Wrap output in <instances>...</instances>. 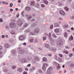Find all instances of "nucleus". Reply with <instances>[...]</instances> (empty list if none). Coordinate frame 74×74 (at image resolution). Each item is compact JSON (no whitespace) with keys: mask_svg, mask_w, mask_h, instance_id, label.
Returning <instances> with one entry per match:
<instances>
[{"mask_svg":"<svg viewBox=\"0 0 74 74\" xmlns=\"http://www.w3.org/2000/svg\"><path fill=\"white\" fill-rule=\"evenodd\" d=\"M17 23L19 26H21V25H22V22L21 20H19L18 21Z\"/></svg>","mask_w":74,"mask_h":74,"instance_id":"obj_1","label":"nucleus"},{"mask_svg":"<svg viewBox=\"0 0 74 74\" xmlns=\"http://www.w3.org/2000/svg\"><path fill=\"white\" fill-rule=\"evenodd\" d=\"M9 26L10 27L12 28V27H13V26H16V24L14 23H13L12 22L11 23H10L9 24Z\"/></svg>","mask_w":74,"mask_h":74,"instance_id":"obj_2","label":"nucleus"},{"mask_svg":"<svg viewBox=\"0 0 74 74\" xmlns=\"http://www.w3.org/2000/svg\"><path fill=\"white\" fill-rule=\"evenodd\" d=\"M57 45H58V46H59L60 47L62 46V45H63L62 42H61V40L58 42Z\"/></svg>","mask_w":74,"mask_h":74,"instance_id":"obj_3","label":"nucleus"},{"mask_svg":"<svg viewBox=\"0 0 74 74\" xmlns=\"http://www.w3.org/2000/svg\"><path fill=\"white\" fill-rule=\"evenodd\" d=\"M60 13L62 15L64 16L65 15V13L63 10H60Z\"/></svg>","mask_w":74,"mask_h":74,"instance_id":"obj_4","label":"nucleus"},{"mask_svg":"<svg viewBox=\"0 0 74 74\" xmlns=\"http://www.w3.org/2000/svg\"><path fill=\"white\" fill-rule=\"evenodd\" d=\"M38 32H39V29L38 28L35 29L34 31V33L36 34L38 33Z\"/></svg>","mask_w":74,"mask_h":74,"instance_id":"obj_5","label":"nucleus"},{"mask_svg":"<svg viewBox=\"0 0 74 74\" xmlns=\"http://www.w3.org/2000/svg\"><path fill=\"white\" fill-rule=\"evenodd\" d=\"M24 37L23 36H21L19 37L20 40H23L24 39Z\"/></svg>","mask_w":74,"mask_h":74,"instance_id":"obj_6","label":"nucleus"},{"mask_svg":"<svg viewBox=\"0 0 74 74\" xmlns=\"http://www.w3.org/2000/svg\"><path fill=\"white\" fill-rule=\"evenodd\" d=\"M5 48H8L10 47V45L8 43H6L5 45Z\"/></svg>","mask_w":74,"mask_h":74,"instance_id":"obj_7","label":"nucleus"},{"mask_svg":"<svg viewBox=\"0 0 74 74\" xmlns=\"http://www.w3.org/2000/svg\"><path fill=\"white\" fill-rule=\"evenodd\" d=\"M35 3L34 1H32L30 5H34Z\"/></svg>","mask_w":74,"mask_h":74,"instance_id":"obj_8","label":"nucleus"},{"mask_svg":"<svg viewBox=\"0 0 74 74\" xmlns=\"http://www.w3.org/2000/svg\"><path fill=\"white\" fill-rule=\"evenodd\" d=\"M73 37L72 36H71V37L69 38V40H70V41H71V40H73Z\"/></svg>","mask_w":74,"mask_h":74,"instance_id":"obj_9","label":"nucleus"},{"mask_svg":"<svg viewBox=\"0 0 74 74\" xmlns=\"http://www.w3.org/2000/svg\"><path fill=\"white\" fill-rule=\"evenodd\" d=\"M54 31L55 32H56V33H58L59 32V29L57 28L55 29Z\"/></svg>","mask_w":74,"mask_h":74,"instance_id":"obj_10","label":"nucleus"},{"mask_svg":"<svg viewBox=\"0 0 74 74\" xmlns=\"http://www.w3.org/2000/svg\"><path fill=\"white\" fill-rule=\"evenodd\" d=\"M58 60L60 62H62V59L61 58H58Z\"/></svg>","mask_w":74,"mask_h":74,"instance_id":"obj_11","label":"nucleus"},{"mask_svg":"<svg viewBox=\"0 0 74 74\" xmlns=\"http://www.w3.org/2000/svg\"><path fill=\"white\" fill-rule=\"evenodd\" d=\"M18 71H20V72H22V69L21 68H18L17 69Z\"/></svg>","mask_w":74,"mask_h":74,"instance_id":"obj_12","label":"nucleus"},{"mask_svg":"<svg viewBox=\"0 0 74 74\" xmlns=\"http://www.w3.org/2000/svg\"><path fill=\"white\" fill-rule=\"evenodd\" d=\"M27 60L25 59H23L21 60V62H22V63H25V62H26Z\"/></svg>","mask_w":74,"mask_h":74,"instance_id":"obj_13","label":"nucleus"},{"mask_svg":"<svg viewBox=\"0 0 74 74\" xmlns=\"http://www.w3.org/2000/svg\"><path fill=\"white\" fill-rule=\"evenodd\" d=\"M25 10L27 11H29L30 10V8L27 7H26L25 8Z\"/></svg>","mask_w":74,"mask_h":74,"instance_id":"obj_14","label":"nucleus"},{"mask_svg":"<svg viewBox=\"0 0 74 74\" xmlns=\"http://www.w3.org/2000/svg\"><path fill=\"white\" fill-rule=\"evenodd\" d=\"M64 28H68L69 27V26L68 25H64Z\"/></svg>","mask_w":74,"mask_h":74,"instance_id":"obj_15","label":"nucleus"},{"mask_svg":"<svg viewBox=\"0 0 74 74\" xmlns=\"http://www.w3.org/2000/svg\"><path fill=\"white\" fill-rule=\"evenodd\" d=\"M54 26L55 27H58L59 26V24L56 23L54 24Z\"/></svg>","mask_w":74,"mask_h":74,"instance_id":"obj_16","label":"nucleus"},{"mask_svg":"<svg viewBox=\"0 0 74 74\" xmlns=\"http://www.w3.org/2000/svg\"><path fill=\"white\" fill-rule=\"evenodd\" d=\"M44 3H45V4H48V2L46 0H43Z\"/></svg>","mask_w":74,"mask_h":74,"instance_id":"obj_17","label":"nucleus"},{"mask_svg":"<svg viewBox=\"0 0 74 74\" xmlns=\"http://www.w3.org/2000/svg\"><path fill=\"white\" fill-rule=\"evenodd\" d=\"M43 66L46 67H47L48 66V64L47 63H44L43 64Z\"/></svg>","mask_w":74,"mask_h":74,"instance_id":"obj_18","label":"nucleus"},{"mask_svg":"<svg viewBox=\"0 0 74 74\" xmlns=\"http://www.w3.org/2000/svg\"><path fill=\"white\" fill-rule=\"evenodd\" d=\"M64 8L65 10H66V11H68V10H69V8H68L67 7H65Z\"/></svg>","mask_w":74,"mask_h":74,"instance_id":"obj_19","label":"nucleus"},{"mask_svg":"<svg viewBox=\"0 0 74 74\" xmlns=\"http://www.w3.org/2000/svg\"><path fill=\"white\" fill-rule=\"evenodd\" d=\"M53 69L52 68H51V67H49L48 69V71H50V70H52Z\"/></svg>","mask_w":74,"mask_h":74,"instance_id":"obj_20","label":"nucleus"},{"mask_svg":"<svg viewBox=\"0 0 74 74\" xmlns=\"http://www.w3.org/2000/svg\"><path fill=\"white\" fill-rule=\"evenodd\" d=\"M64 36V37H67V33L66 32L65 33Z\"/></svg>","mask_w":74,"mask_h":74,"instance_id":"obj_21","label":"nucleus"},{"mask_svg":"<svg viewBox=\"0 0 74 74\" xmlns=\"http://www.w3.org/2000/svg\"><path fill=\"white\" fill-rule=\"evenodd\" d=\"M45 46L46 47H47V48H49V45L48 44H46L45 45Z\"/></svg>","mask_w":74,"mask_h":74,"instance_id":"obj_22","label":"nucleus"},{"mask_svg":"<svg viewBox=\"0 0 74 74\" xmlns=\"http://www.w3.org/2000/svg\"><path fill=\"white\" fill-rule=\"evenodd\" d=\"M53 64H55V65H57L58 64V63L55 62H53Z\"/></svg>","mask_w":74,"mask_h":74,"instance_id":"obj_23","label":"nucleus"},{"mask_svg":"<svg viewBox=\"0 0 74 74\" xmlns=\"http://www.w3.org/2000/svg\"><path fill=\"white\" fill-rule=\"evenodd\" d=\"M70 66H71V67H74V65L73 64H70Z\"/></svg>","mask_w":74,"mask_h":74,"instance_id":"obj_24","label":"nucleus"},{"mask_svg":"<svg viewBox=\"0 0 74 74\" xmlns=\"http://www.w3.org/2000/svg\"><path fill=\"white\" fill-rule=\"evenodd\" d=\"M47 74H50L51 72H50V71L47 70Z\"/></svg>","mask_w":74,"mask_h":74,"instance_id":"obj_25","label":"nucleus"},{"mask_svg":"<svg viewBox=\"0 0 74 74\" xmlns=\"http://www.w3.org/2000/svg\"><path fill=\"white\" fill-rule=\"evenodd\" d=\"M52 36L53 37H55L56 38V35L55 34H53L52 35Z\"/></svg>","mask_w":74,"mask_h":74,"instance_id":"obj_26","label":"nucleus"},{"mask_svg":"<svg viewBox=\"0 0 74 74\" xmlns=\"http://www.w3.org/2000/svg\"><path fill=\"white\" fill-rule=\"evenodd\" d=\"M42 69L43 70H44V71H45V70L46 69V68H45V66H43L42 68Z\"/></svg>","mask_w":74,"mask_h":74,"instance_id":"obj_27","label":"nucleus"},{"mask_svg":"<svg viewBox=\"0 0 74 74\" xmlns=\"http://www.w3.org/2000/svg\"><path fill=\"white\" fill-rule=\"evenodd\" d=\"M64 53H66V54H67V53H69V52H68V51H64Z\"/></svg>","mask_w":74,"mask_h":74,"instance_id":"obj_28","label":"nucleus"},{"mask_svg":"<svg viewBox=\"0 0 74 74\" xmlns=\"http://www.w3.org/2000/svg\"><path fill=\"white\" fill-rule=\"evenodd\" d=\"M35 60H39V59H38V57H35Z\"/></svg>","mask_w":74,"mask_h":74,"instance_id":"obj_29","label":"nucleus"},{"mask_svg":"<svg viewBox=\"0 0 74 74\" xmlns=\"http://www.w3.org/2000/svg\"><path fill=\"white\" fill-rule=\"evenodd\" d=\"M47 60V58H43V61H45V60Z\"/></svg>","mask_w":74,"mask_h":74,"instance_id":"obj_30","label":"nucleus"},{"mask_svg":"<svg viewBox=\"0 0 74 74\" xmlns=\"http://www.w3.org/2000/svg\"><path fill=\"white\" fill-rule=\"evenodd\" d=\"M50 49V50L51 51L52 49V51H56V49H54L53 48H51V49Z\"/></svg>","mask_w":74,"mask_h":74,"instance_id":"obj_31","label":"nucleus"},{"mask_svg":"<svg viewBox=\"0 0 74 74\" xmlns=\"http://www.w3.org/2000/svg\"><path fill=\"white\" fill-rule=\"evenodd\" d=\"M46 39H47V38L45 36H44L43 38V40H45Z\"/></svg>","mask_w":74,"mask_h":74,"instance_id":"obj_32","label":"nucleus"},{"mask_svg":"<svg viewBox=\"0 0 74 74\" xmlns=\"http://www.w3.org/2000/svg\"><path fill=\"white\" fill-rule=\"evenodd\" d=\"M33 41H34V40H33V39H31L30 40V42H33Z\"/></svg>","mask_w":74,"mask_h":74,"instance_id":"obj_33","label":"nucleus"},{"mask_svg":"<svg viewBox=\"0 0 74 74\" xmlns=\"http://www.w3.org/2000/svg\"><path fill=\"white\" fill-rule=\"evenodd\" d=\"M57 69H60V66H59V64H58V66L57 67Z\"/></svg>","mask_w":74,"mask_h":74,"instance_id":"obj_34","label":"nucleus"},{"mask_svg":"<svg viewBox=\"0 0 74 74\" xmlns=\"http://www.w3.org/2000/svg\"><path fill=\"white\" fill-rule=\"evenodd\" d=\"M13 5V4L12 3H11L10 4V7H12Z\"/></svg>","mask_w":74,"mask_h":74,"instance_id":"obj_35","label":"nucleus"},{"mask_svg":"<svg viewBox=\"0 0 74 74\" xmlns=\"http://www.w3.org/2000/svg\"><path fill=\"white\" fill-rule=\"evenodd\" d=\"M59 56L61 58H62V57H63V55H62V54H59Z\"/></svg>","mask_w":74,"mask_h":74,"instance_id":"obj_36","label":"nucleus"},{"mask_svg":"<svg viewBox=\"0 0 74 74\" xmlns=\"http://www.w3.org/2000/svg\"><path fill=\"white\" fill-rule=\"evenodd\" d=\"M53 25H51V26H50V29H52V28H53Z\"/></svg>","mask_w":74,"mask_h":74,"instance_id":"obj_37","label":"nucleus"},{"mask_svg":"<svg viewBox=\"0 0 74 74\" xmlns=\"http://www.w3.org/2000/svg\"><path fill=\"white\" fill-rule=\"evenodd\" d=\"M16 67V66H12V69H14Z\"/></svg>","mask_w":74,"mask_h":74,"instance_id":"obj_38","label":"nucleus"},{"mask_svg":"<svg viewBox=\"0 0 74 74\" xmlns=\"http://www.w3.org/2000/svg\"><path fill=\"white\" fill-rule=\"evenodd\" d=\"M40 7V5H39V4H37L36 6V7H37L38 8V7Z\"/></svg>","mask_w":74,"mask_h":74,"instance_id":"obj_39","label":"nucleus"},{"mask_svg":"<svg viewBox=\"0 0 74 74\" xmlns=\"http://www.w3.org/2000/svg\"><path fill=\"white\" fill-rule=\"evenodd\" d=\"M27 26V24H25V25L24 26V27H26Z\"/></svg>","mask_w":74,"mask_h":74,"instance_id":"obj_40","label":"nucleus"},{"mask_svg":"<svg viewBox=\"0 0 74 74\" xmlns=\"http://www.w3.org/2000/svg\"><path fill=\"white\" fill-rule=\"evenodd\" d=\"M18 2L19 3H21V0H18Z\"/></svg>","mask_w":74,"mask_h":74,"instance_id":"obj_41","label":"nucleus"},{"mask_svg":"<svg viewBox=\"0 0 74 74\" xmlns=\"http://www.w3.org/2000/svg\"><path fill=\"white\" fill-rule=\"evenodd\" d=\"M30 34H31V35H34V34L32 32H31Z\"/></svg>","mask_w":74,"mask_h":74,"instance_id":"obj_42","label":"nucleus"},{"mask_svg":"<svg viewBox=\"0 0 74 74\" xmlns=\"http://www.w3.org/2000/svg\"><path fill=\"white\" fill-rule=\"evenodd\" d=\"M73 56V54H69V56L70 57H71Z\"/></svg>","mask_w":74,"mask_h":74,"instance_id":"obj_43","label":"nucleus"},{"mask_svg":"<svg viewBox=\"0 0 74 74\" xmlns=\"http://www.w3.org/2000/svg\"><path fill=\"white\" fill-rule=\"evenodd\" d=\"M0 22H3V20L1 18L0 19Z\"/></svg>","mask_w":74,"mask_h":74,"instance_id":"obj_44","label":"nucleus"},{"mask_svg":"<svg viewBox=\"0 0 74 74\" xmlns=\"http://www.w3.org/2000/svg\"><path fill=\"white\" fill-rule=\"evenodd\" d=\"M30 66H31V64H29L27 65V67H30Z\"/></svg>","mask_w":74,"mask_h":74,"instance_id":"obj_45","label":"nucleus"},{"mask_svg":"<svg viewBox=\"0 0 74 74\" xmlns=\"http://www.w3.org/2000/svg\"><path fill=\"white\" fill-rule=\"evenodd\" d=\"M51 33H50L49 35V37H51Z\"/></svg>","mask_w":74,"mask_h":74,"instance_id":"obj_46","label":"nucleus"},{"mask_svg":"<svg viewBox=\"0 0 74 74\" xmlns=\"http://www.w3.org/2000/svg\"><path fill=\"white\" fill-rule=\"evenodd\" d=\"M41 6H42V7H44V6H45V5H44V4H42V5H41Z\"/></svg>","mask_w":74,"mask_h":74,"instance_id":"obj_47","label":"nucleus"},{"mask_svg":"<svg viewBox=\"0 0 74 74\" xmlns=\"http://www.w3.org/2000/svg\"><path fill=\"white\" fill-rule=\"evenodd\" d=\"M23 45H26V43L25 42L24 43H23Z\"/></svg>","mask_w":74,"mask_h":74,"instance_id":"obj_48","label":"nucleus"},{"mask_svg":"<svg viewBox=\"0 0 74 74\" xmlns=\"http://www.w3.org/2000/svg\"><path fill=\"white\" fill-rule=\"evenodd\" d=\"M71 30H74V28L71 27Z\"/></svg>","mask_w":74,"mask_h":74,"instance_id":"obj_49","label":"nucleus"},{"mask_svg":"<svg viewBox=\"0 0 74 74\" xmlns=\"http://www.w3.org/2000/svg\"><path fill=\"white\" fill-rule=\"evenodd\" d=\"M2 47L0 46V50H1V49H2Z\"/></svg>","mask_w":74,"mask_h":74,"instance_id":"obj_50","label":"nucleus"},{"mask_svg":"<svg viewBox=\"0 0 74 74\" xmlns=\"http://www.w3.org/2000/svg\"><path fill=\"white\" fill-rule=\"evenodd\" d=\"M23 74H27V73L25 72H24L23 73Z\"/></svg>","mask_w":74,"mask_h":74,"instance_id":"obj_51","label":"nucleus"},{"mask_svg":"<svg viewBox=\"0 0 74 74\" xmlns=\"http://www.w3.org/2000/svg\"><path fill=\"white\" fill-rule=\"evenodd\" d=\"M2 38H4V37H5V36H4V35H2Z\"/></svg>","mask_w":74,"mask_h":74,"instance_id":"obj_52","label":"nucleus"},{"mask_svg":"<svg viewBox=\"0 0 74 74\" xmlns=\"http://www.w3.org/2000/svg\"><path fill=\"white\" fill-rule=\"evenodd\" d=\"M65 48H67V49H69V48L67 47V46H66Z\"/></svg>","mask_w":74,"mask_h":74,"instance_id":"obj_53","label":"nucleus"},{"mask_svg":"<svg viewBox=\"0 0 74 74\" xmlns=\"http://www.w3.org/2000/svg\"><path fill=\"white\" fill-rule=\"evenodd\" d=\"M10 10L11 12L13 11V10L12 9H10Z\"/></svg>","mask_w":74,"mask_h":74,"instance_id":"obj_54","label":"nucleus"},{"mask_svg":"<svg viewBox=\"0 0 74 74\" xmlns=\"http://www.w3.org/2000/svg\"><path fill=\"white\" fill-rule=\"evenodd\" d=\"M15 10L16 11H18V8H16L15 9Z\"/></svg>","mask_w":74,"mask_h":74,"instance_id":"obj_55","label":"nucleus"},{"mask_svg":"<svg viewBox=\"0 0 74 74\" xmlns=\"http://www.w3.org/2000/svg\"><path fill=\"white\" fill-rule=\"evenodd\" d=\"M5 4L6 5H8V2L5 3Z\"/></svg>","mask_w":74,"mask_h":74,"instance_id":"obj_56","label":"nucleus"},{"mask_svg":"<svg viewBox=\"0 0 74 74\" xmlns=\"http://www.w3.org/2000/svg\"><path fill=\"white\" fill-rule=\"evenodd\" d=\"M19 16V14L17 15L16 16L17 18H18V17Z\"/></svg>","mask_w":74,"mask_h":74,"instance_id":"obj_57","label":"nucleus"},{"mask_svg":"<svg viewBox=\"0 0 74 74\" xmlns=\"http://www.w3.org/2000/svg\"><path fill=\"white\" fill-rule=\"evenodd\" d=\"M24 53V52L22 51H21V54H22V53Z\"/></svg>","mask_w":74,"mask_h":74,"instance_id":"obj_58","label":"nucleus"},{"mask_svg":"<svg viewBox=\"0 0 74 74\" xmlns=\"http://www.w3.org/2000/svg\"><path fill=\"white\" fill-rule=\"evenodd\" d=\"M48 56H51V54H49L48 55Z\"/></svg>","mask_w":74,"mask_h":74,"instance_id":"obj_59","label":"nucleus"},{"mask_svg":"<svg viewBox=\"0 0 74 74\" xmlns=\"http://www.w3.org/2000/svg\"><path fill=\"white\" fill-rule=\"evenodd\" d=\"M25 70H26V71H27V70H28V69H27V68H25Z\"/></svg>","mask_w":74,"mask_h":74,"instance_id":"obj_60","label":"nucleus"},{"mask_svg":"<svg viewBox=\"0 0 74 74\" xmlns=\"http://www.w3.org/2000/svg\"><path fill=\"white\" fill-rule=\"evenodd\" d=\"M66 69H65L64 71V73H66Z\"/></svg>","mask_w":74,"mask_h":74,"instance_id":"obj_61","label":"nucleus"},{"mask_svg":"<svg viewBox=\"0 0 74 74\" xmlns=\"http://www.w3.org/2000/svg\"><path fill=\"white\" fill-rule=\"evenodd\" d=\"M35 69V67H32V69H33V70H34V69Z\"/></svg>","mask_w":74,"mask_h":74,"instance_id":"obj_62","label":"nucleus"},{"mask_svg":"<svg viewBox=\"0 0 74 74\" xmlns=\"http://www.w3.org/2000/svg\"><path fill=\"white\" fill-rule=\"evenodd\" d=\"M32 17H31V16H30L29 17H28V19H29L30 18H31Z\"/></svg>","mask_w":74,"mask_h":74,"instance_id":"obj_63","label":"nucleus"},{"mask_svg":"<svg viewBox=\"0 0 74 74\" xmlns=\"http://www.w3.org/2000/svg\"><path fill=\"white\" fill-rule=\"evenodd\" d=\"M2 3H3V4H5V2H2Z\"/></svg>","mask_w":74,"mask_h":74,"instance_id":"obj_64","label":"nucleus"}]
</instances>
